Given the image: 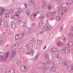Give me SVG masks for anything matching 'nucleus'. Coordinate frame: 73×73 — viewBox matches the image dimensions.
<instances>
[{"label": "nucleus", "instance_id": "obj_1", "mask_svg": "<svg viewBox=\"0 0 73 73\" xmlns=\"http://www.w3.org/2000/svg\"><path fill=\"white\" fill-rule=\"evenodd\" d=\"M17 12H16L13 16V18L14 20L17 19L21 16V12H23V9L20 8H17Z\"/></svg>", "mask_w": 73, "mask_h": 73}, {"label": "nucleus", "instance_id": "obj_2", "mask_svg": "<svg viewBox=\"0 0 73 73\" xmlns=\"http://www.w3.org/2000/svg\"><path fill=\"white\" fill-rule=\"evenodd\" d=\"M22 72H27L29 71V68L25 65H22L20 68Z\"/></svg>", "mask_w": 73, "mask_h": 73}, {"label": "nucleus", "instance_id": "obj_3", "mask_svg": "<svg viewBox=\"0 0 73 73\" xmlns=\"http://www.w3.org/2000/svg\"><path fill=\"white\" fill-rule=\"evenodd\" d=\"M50 51L55 56H58L60 52L56 48H51Z\"/></svg>", "mask_w": 73, "mask_h": 73}, {"label": "nucleus", "instance_id": "obj_4", "mask_svg": "<svg viewBox=\"0 0 73 73\" xmlns=\"http://www.w3.org/2000/svg\"><path fill=\"white\" fill-rule=\"evenodd\" d=\"M9 56V53H7L4 55H0V60H6L7 57H8Z\"/></svg>", "mask_w": 73, "mask_h": 73}, {"label": "nucleus", "instance_id": "obj_5", "mask_svg": "<svg viewBox=\"0 0 73 73\" xmlns=\"http://www.w3.org/2000/svg\"><path fill=\"white\" fill-rule=\"evenodd\" d=\"M24 36V33L21 34H16L15 35V39L17 40H19L21 38H22Z\"/></svg>", "mask_w": 73, "mask_h": 73}, {"label": "nucleus", "instance_id": "obj_6", "mask_svg": "<svg viewBox=\"0 0 73 73\" xmlns=\"http://www.w3.org/2000/svg\"><path fill=\"white\" fill-rule=\"evenodd\" d=\"M67 12V9H64L62 11V9H61L58 12V14L59 16H61L62 15H63L64 13H65Z\"/></svg>", "mask_w": 73, "mask_h": 73}, {"label": "nucleus", "instance_id": "obj_7", "mask_svg": "<svg viewBox=\"0 0 73 73\" xmlns=\"http://www.w3.org/2000/svg\"><path fill=\"white\" fill-rule=\"evenodd\" d=\"M16 51L15 50H14L10 53L9 54V56L10 58H13L15 56H16Z\"/></svg>", "mask_w": 73, "mask_h": 73}, {"label": "nucleus", "instance_id": "obj_8", "mask_svg": "<svg viewBox=\"0 0 73 73\" xmlns=\"http://www.w3.org/2000/svg\"><path fill=\"white\" fill-rule=\"evenodd\" d=\"M38 14H40L39 12H34L31 16V19H35V18H36V17Z\"/></svg>", "mask_w": 73, "mask_h": 73}, {"label": "nucleus", "instance_id": "obj_9", "mask_svg": "<svg viewBox=\"0 0 73 73\" xmlns=\"http://www.w3.org/2000/svg\"><path fill=\"white\" fill-rule=\"evenodd\" d=\"M26 48L29 50H31L33 48V44L32 43H30L27 44L25 46Z\"/></svg>", "mask_w": 73, "mask_h": 73}, {"label": "nucleus", "instance_id": "obj_10", "mask_svg": "<svg viewBox=\"0 0 73 73\" xmlns=\"http://www.w3.org/2000/svg\"><path fill=\"white\" fill-rule=\"evenodd\" d=\"M6 11V9L5 8H0V15H3V14H4L5 12Z\"/></svg>", "mask_w": 73, "mask_h": 73}, {"label": "nucleus", "instance_id": "obj_11", "mask_svg": "<svg viewBox=\"0 0 73 73\" xmlns=\"http://www.w3.org/2000/svg\"><path fill=\"white\" fill-rule=\"evenodd\" d=\"M33 8L35 11H38V12H41V9L39 8V7L36 5H34Z\"/></svg>", "mask_w": 73, "mask_h": 73}, {"label": "nucleus", "instance_id": "obj_12", "mask_svg": "<svg viewBox=\"0 0 73 73\" xmlns=\"http://www.w3.org/2000/svg\"><path fill=\"white\" fill-rule=\"evenodd\" d=\"M52 27L48 23L47 24L46 27V31H48L49 29H52Z\"/></svg>", "mask_w": 73, "mask_h": 73}, {"label": "nucleus", "instance_id": "obj_13", "mask_svg": "<svg viewBox=\"0 0 73 73\" xmlns=\"http://www.w3.org/2000/svg\"><path fill=\"white\" fill-rule=\"evenodd\" d=\"M33 32V29L32 28H30L27 31V33L29 35H31Z\"/></svg>", "mask_w": 73, "mask_h": 73}, {"label": "nucleus", "instance_id": "obj_14", "mask_svg": "<svg viewBox=\"0 0 73 73\" xmlns=\"http://www.w3.org/2000/svg\"><path fill=\"white\" fill-rule=\"evenodd\" d=\"M52 8V5L49 4L47 6V9L48 11H50Z\"/></svg>", "mask_w": 73, "mask_h": 73}, {"label": "nucleus", "instance_id": "obj_15", "mask_svg": "<svg viewBox=\"0 0 73 73\" xmlns=\"http://www.w3.org/2000/svg\"><path fill=\"white\" fill-rule=\"evenodd\" d=\"M72 3H73V1L72 0H70L68 1V2L66 3V5L69 6Z\"/></svg>", "mask_w": 73, "mask_h": 73}, {"label": "nucleus", "instance_id": "obj_16", "mask_svg": "<svg viewBox=\"0 0 73 73\" xmlns=\"http://www.w3.org/2000/svg\"><path fill=\"white\" fill-rule=\"evenodd\" d=\"M73 36V34L72 33H70L68 35V37L69 38H72Z\"/></svg>", "mask_w": 73, "mask_h": 73}, {"label": "nucleus", "instance_id": "obj_17", "mask_svg": "<svg viewBox=\"0 0 73 73\" xmlns=\"http://www.w3.org/2000/svg\"><path fill=\"white\" fill-rule=\"evenodd\" d=\"M56 69L57 68L56 67H54L51 68L50 69V71H51V72H55V70H56Z\"/></svg>", "mask_w": 73, "mask_h": 73}, {"label": "nucleus", "instance_id": "obj_18", "mask_svg": "<svg viewBox=\"0 0 73 73\" xmlns=\"http://www.w3.org/2000/svg\"><path fill=\"white\" fill-rule=\"evenodd\" d=\"M66 61L64 60L62 62V65L63 66H66Z\"/></svg>", "mask_w": 73, "mask_h": 73}, {"label": "nucleus", "instance_id": "obj_19", "mask_svg": "<svg viewBox=\"0 0 73 73\" xmlns=\"http://www.w3.org/2000/svg\"><path fill=\"white\" fill-rule=\"evenodd\" d=\"M18 50L19 52H23L24 51V48L23 47H20L18 49Z\"/></svg>", "mask_w": 73, "mask_h": 73}, {"label": "nucleus", "instance_id": "obj_20", "mask_svg": "<svg viewBox=\"0 0 73 73\" xmlns=\"http://www.w3.org/2000/svg\"><path fill=\"white\" fill-rule=\"evenodd\" d=\"M9 72V73H15V70L13 68H11Z\"/></svg>", "mask_w": 73, "mask_h": 73}, {"label": "nucleus", "instance_id": "obj_21", "mask_svg": "<svg viewBox=\"0 0 73 73\" xmlns=\"http://www.w3.org/2000/svg\"><path fill=\"white\" fill-rule=\"evenodd\" d=\"M26 15L27 16H29L31 15V12L30 11H26Z\"/></svg>", "mask_w": 73, "mask_h": 73}, {"label": "nucleus", "instance_id": "obj_22", "mask_svg": "<svg viewBox=\"0 0 73 73\" xmlns=\"http://www.w3.org/2000/svg\"><path fill=\"white\" fill-rule=\"evenodd\" d=\"M56 45L57 46H62V45H64V44H63V43L61 42H59L57 43Z\"/></svg>", "mask_w": 73, "mask_h": 73}, {"label": "nucleus", "instance_id": "obj_23", "mask_svg": "<svg viewBox=\"0 0 73 73\" xmlns=\"http://www.w3.org/2000/svg\"><path fill=\"white\" fill-rule=\"evenodd\" d=\"M73 70L72 67L71 66H69L68 68V70L70 72H71L72 71V70Z\"/></svg>", "mask_w": 73, "mask_h": 73}, {"label": "nucleus", "instance_id": "obj_24", "mask_svg": "<svg viewBox=\"0 0 73 73\" xmlns=\"http://www.w3.org/2000/svg\"><path fill=\"white\" fill-rule=\"evenodd\" d=\"M8 25V22L7 21H5L3 22V26L5 27H7V26Z\"/></svg>", "mask_w": 73, "mask_h": 73}, {"label": "nucleus", "instance_id": "obj_25", "mask_svg": "<svg viewBox=\"0 0 73 73\" xmlns=\"http://www.w3.org/2000/svg\"><path fill=\"white\" fill-rule=\"evenodd\" d=\"M46 17L48 18H50L51 17V14L50 13H48L46 15Z\"/></svg>", "mask_w": 73, "mask_h": 73}, {"label": "nucleus", "instance_id": "obj_26", "mask_svg": "<svg viewBox=\"0 0 73 73\" xmlns=\"http://www.w3.org/2000/svg\"><path fill=\"white\" fill-rule=\"evenodd\" d=\"M44 23V22L43 21H41L39 23V27H42L43 25V24Z\"/></svg>", "mask_w": 73, "mask_h": 73}, {"label": "nucleus", "instance_id": "obj_27", "mask_svg": "<svg viewBox=\"0 0 73 73\" xmlns=\"http://www.w3.org/2000/svg\"><path fill=\"white\" fill-rule=\"evenodd\" d=\"M24 5H25V7H23V9H27L28 8V4L27 3H25L24 4Z\"/></svg>", "mask_w": 73, "mask_h": 73}, {"label": "nucleus", "instance_id": "obj_28", "mask_svg": "<svg viewBox=\"0 0 73 73\" xmlns=\"http://www.w3.org/2000/svg\"><path fill=\"white\" fill-rule=\"evenodd\" d=\"M14 12V10L12 9H11L9 11V13H10L11 14H12Z\"/></svg>", "mask_w": 73, "mask_h": 73}, {"label": "nucleus", "instance_id": "obj_29", "mask_svg": "<svg viewBox=\"0 0 73 73\" xmlns=\"http://www.w3.org/2000/svg\"><path fill=\"white\" fill-rule=\"evenodd\" d=\"M10 16V15L9 13H6L5 14V17H9Z\"/></svg>", "mask_w": 73, "mask_h": 73}, {"label": "nucleus", "instance_id": "obj_30", "mask_svg": "<svg viewBox=\"0 0 73 73\" xmlns=\"http://www.w3.org/2000/svg\"><path fill=\"white\" fill-rule=\"evenodd\" d=\"M44 57L45 58H49V54L48 53H46L44 55Z\"/></svg>", "mask_w": 73, "mask_h": 73}, {"label": "nucleus", "instance_id": "obj_31", "mask_svg": "<svg viewBox=\"0 0 73 73\" xmlns=\"http://www.w3.org/2000/svg\"><path fill=\"white\" fill-rule=\"evenodd\" d=\"M70 51V49L69 48H67V50L66 49L65 50V53H66V54H67V53H68Z\"/></svg>", "mask_w": 73, "mask_h": 73}, {"label": "nucleus", "instance_id": "obj_32", "mask_svg": "<svg viewBox=\"0 0 73 73\" xmlns=\"http://www.w3.org/2000/svg\"><path fill=\"white\" fill-rule=\"evenodd\" d=\"M65 50H66V48H63L62 49V52L64 53L65 52Z\"/></svg>", "mask_w": 73, "mask_h": 73}, {"label": "nucleus", "instance_id": "obj_33", "mask_svg": "<svg viewBox=\"0 0 73 73\" xmlns=\"http://www.w3.org/2000/svg\"><path fill=\"white\" fill-rule=\"evenodd\" d=\"M68 44L70 46H70H72L73 45V42H70Z\"/></svg>", "mask_w": 73, "mask_h": 73}, {"label": "nucleus", "instance_id": "obj_34", "mask_svg": "<svg viewBox=\"0 0 73 73\" xmlns=\"http://www.w3.org/2000/svg\"><path fill=\"white\" fill-rule=\"evenodd\" d=\"M56 19L58 21H60L61 20V17L59 16L57 17Z\"/></svg>", "mask_w": 73, "mask_h": 73}, {"label": "nucleus", "instance_id": "obj_35", "mask_svg": "<svg viewBox=\"0 0 73 73\" xmlns=\"http://www.w3.org/2000/svg\"><path fill=\"white\" fill-rule=\"evenodd\" d=\"M57 58H58V60H62V57H61V56H59L57 57Z\"/></svg>", "mask_w": 73, "mask_h": 73}, {"label": "nucleus", "instance_id": "obj_36", "mask_svg": "<svg viewBox=\"0 0 73 73\" xmlns=\"http://www.w3.org/2000/svg\"><path fill=\"white\" fill-rule=\"evenodd\" d=\"M15 47H16V48L17 49V48L19 47V46H20V44H19V43H17L15 44Z\"/></svg>", "mask_w": 73, "mask_h": 73}, {"label": "nucleus", "instance_id": "obj_37", "mask_svg": "<svg viewBox=\"0 0 73 73\" xmlns=\"http://www.w3.org/2000/svg\"><path fill=\"white\" fill-rule=\"evenodd\" d=\"M65 7V4H62L60 5V8H64Z\"/></svg>", "mask_w": 73, "mask_h": 73}, {"label": "nucleus", "instance_id": "obj_38", "mask_svg": "<svg viewBox=\"0 0 73 73\" xmlns=\"http://www.w3.org/2000/svg\"><path fill=\"white\" fill-rule=\"evenodd\" d=\"M37 44L38 45H40L41 44V41L40 40H38L37 41Z\"/></svg>", "mask_w": 73, "mask_h": 73}, {"label": "nucleus", "instance_id": "obj_39", "mask_svg": "<svg viewBox=\"0 0 73 73\" xmlns=\"http://www.w3.org/2000/svg\"><path fill=\"white\" fill-rule=\"evenodd\" d=\"M62 38L64 42H65V41H66V37L63 36L62 37Z\"/></svg>", "mask_w": 73, "mask_h": 73}, {"label": "nucleus", "instance_id": "obj_40", "mask_svg": "<svg viewBox=\"0 0 73 73\" xmlns=\"http://www.w3.org/2000/svg\"><path fill=\"white\" fill-rule=\"evenodd\" d=\"M55 14H56V11H53L51 13V15L53 16H54Z\"/></svg>", "mask_w": 73, "mask_h": 73}, {"label": "nucleus", "instance_id": "obj_41", "mask_svg": "<svg viewBox=\"0 0 73 73\" xmlns=\"http://www.w3.org/2000/svg\"><path fill=\"white\" fill-rule=\"evenodd\" d=\"M23 24V28H25V26H26V23L25 22H23L22 23Z\"/></svg>", "mask_w": 73, "mask_h": 73}, {"label": "nucleus", "instance_id": "obj_42", "mask_svg": "<svg viewBox=\"0 0 73 73\" xmlns=\"http://www.w3.org/2000/svg\"><path fill=\"white\" fill-rule=\"evenodd\" d=\"M33 4H34V2H33V1H31L30 3V5H31V6H32V5H33Z\"/></svg>", "mask_w": 73, "mask_h": 73}, {"label": "nucleus", "instance_id": "obj_43", "mask_svg": "<svg viewBox=\"0 0 73 73\" xmlns=\"http://www.w3.org/2000/svg\"><path fill=\"white\" fill-rule=\"evenodd\" d=\"M46 6V3L45 2H43V4H42V6L44 7V8Z\"/></svg>", "mask_w": 73, "mask_h": 73}, {"label": "nucleus", "instance_id": "obj_44", "mask_svg": "<svg viewBox=\"0 0 73 73\" xmlns=\"http://www.w3.org/2000/svg\"><path fill=\"white\" fill-rule=\"evenodd\" d=\"M41 64H38L37 65V68H40V67H41Z\"/></svg>", "mask_w": 73, "mask_h": 73}, {"label": "nucleus", "instance_id": "obj_45", "mask_svg": "<svg viewBox=\"0 0 73 73\" xmlns=\"http://www.w3.org/2000/svg\"><path fill=\"white\" fill-rule=\"evenodd\" d=\"M63 28H64L63 27V26H61L59 29L60 32H62V30L63 29Z\"/></svg>", "mask_w": 73, "mask_h": 73}, {"label": "nucleus", "instance_id": "obj_46", "mask_svg": "<svg viewBox=\"0 0 73 73\" xmlns=\"http://www.w3.org/2000/svg\"><path fill=\"white\" fill-rule=\"evenodd\" d=\"M44 29H42L40 30V34H42V33L43 32H44Z\"/></svg>", "mask_w": 73, "mask_h": 73}, {"label": "nucleus", "instance_id": "obj_47", "mask_svg": "<svg viewBox=\"0 0 73 73\" xmlns=\"http://www.w3.org/2000/svg\"><path fill=\"white\" fill-rule=\"evenodd\" d=\"M12 49H16V47L15 44L12 47Z\"/></svg>", "mask_w": 73, "mask_h": 73}, {"label": "nucleus", "instance_id": "obj_48", "mask_svg": "<svg viewBox=\"0 0 73 73\" xmlns=\"http://www.w3.org/2000/svg\"><path fill=\"white\" fill-rule=\"evenodd\" d=\"M55 1H56V2H59V1H60V2H62V1H63V0H54Z\"/></svg>", "mask_w": 73, "mask_h": 73}, {"label": "nucleus", "instance_id": "obj_49", "mask_svg": "<svg viewBox=\"0 0 73 73\" xmlns=\"http://www.w3.org/2000/svg\"><path fill=\"white\" fill-rule=\"evenodd\" d=\"M66 48H69L70 47V46H69V44L68 43L66 45Z\"/></svg>", "mask_w": 73, "mask_h": 73}, {"label": "nucleus", "instance_id": "obj_50", "mask_svg": "<svg viewBox=\"0 0 73 73\" xmlns=\"http://www.w3.org/2000/svg\"><path fill=\"white\" fill-rule=\"evenodd\" d=\"M15 24H16L15 23V22H11V26H12V25H15Z\"/></svg>", "mask_w": 73, "mask_h": 73}, {"label": "nucleus", "instance_id": "obj_51", "mask_svg": "<svg viewBox=\"0 0 73 73\" xmlns=\"http://www.w3.org/2000/svg\"><path fill=\"white\" fill-rule=\"evenodd\" d=\"M11 26L12 27V28H16V24H14V25Z\"/></svg>", "mask_w": 73, "mask_h": 73}, {"label": "nucleus", "instance_id": "obj_52", "mask_svg": "<svg viewBox=\"0 0 73 73\" xmlns=\"http://www.w3.org/2000/svg\"><path fill=\"white\" fill-rule=\"evenodd\" d=\"M54 19H55V18H54V17H52L50 18L49 20L51 21L52 20H54Z\"/></svg>", "mask_w": 73, "mask_h": 73}, {"label": "nucleus", "instance_id": "obj_53", "mask_svg": "<svg viewBox=\"0 0 73 73\" xmlns=\"http://www.w3.org/2000/svg\"><path fill=\"white\" fill-rule=\"evenodd\" d=\"M22 20H23V19H22V18H20V19L19 21V23H21V22L22 21Z\"/></svg>", "mask_w": 73, "mask_h": 73}, {"label": "nucleus", "instance_id": "obj_54", "mask_svg": "<svg viewBox=\"0 0 73 73\" xmlns=\"http://www.w3.org/2000/svg\"><path fill=\"white\" fill-rule=\"evenodd\" d=\"M44 18V16H43L40 17V20H42Z\"/></svg>", "mask_w": 73, "mask_h": 73}, {"label": "nucleus", "instance_id": "obj_55", "mask_svg": "<svg viewBox=\"0 0 73 73\" xmlns=\"http://www.w3.org/2000/svg\"><path fill=\"white\" fill-rule=\"evenodd\" d=\"M3 71V70L1 68H0V73H2Z\"/></svg>", "mask_w": 73, "mask_h": 73}, {"label": "nucleus", "instance_id": "obj_56", "mask_svg": "<svg viewBox=\"0 0 73 73\" xmlns=\"http://www.w3.org/2000/svg\"><path fill=\"white\" fill-rule=\"evenodd\" d=\"M38 57V55H36L35 57H34V59L36 60V59H37V58Z\"/></svg>", "mask_w": 73, "mask_h": 73}, {"label": "nucleus", "instance_id": "obj_57", "mask_svg": "<svg viewBox=\"0 0 73 73\" xmlns=\"http://www.w3.org/2000/svg\"><path fill=\"white\" fill-rule=\"evenodd\" d=\"M46 65H47V64H43V67H44V68H45L46 67Z\"/></svg>", "mask_w": 73, "mask_h": 73}, {"label": "nucleus", "instance_id": "obj_58", "mask_svg": "<svg viewBox=\"0 0 73 73\" xmlns=\"http://www.w3.org/2000/svg\"><path fill=\"white\" fill-rule=\"evenodd\" d=\"M0 21H1L2 23H3V19L1 17H0Z\"/></svg>", "mask_w": 73, "mask_h": 73}, {"label": "nucleus", "instance_id": "obj_59", "mask_svg": "<svg viewBox=\"0 0 73 73\" xmlns=\"http://www.w3.org/2000/svg\"><path fill=\"white\" fill-rule=\"evenodd\" d=\"M31 52L32 53H34L35 51L33 50H31Z\"/></svg>", "mask_w": 73, "mask_h": 73}, {"label": "nucleus", "instance_id": "obj_60", "mask_svg": "<svg viewBox=\"0 0 73 73\" xmlns=\"http://www.w3.org/2000/svg\"><path fill=\"white\" fill-rule=\"evenodd\" d=\"M3 44V40H2L0 41V44Z\"/></svg>", "mask_w": 73, "mask_h": 73}, {"label": "nucleus", "instance_id": "obj_61", "mask_svg": "<svg viewBox=\"0 0 73 73\" xmlns=\"http://www.w3.org/2000/svg\"><path fill=\"white\" fill-rule=\"evenodd\" d=\"M30 53H31V52H27L26 53V54H27V55L28 54H30Z\"/></svg>", "mask_w": 73, "mask_h": 73}, {"label": "nucleus", "instance_id": "obj_62", "mask_svg": "<svg viewBox=\"0 0 73 73\" xmlns=\"http://www.w3.org/2000/svg\"><path fill=\"white\" fill-rule=\"evenodd\" d=\"M31 56H33V53H31Z\"/></svg>", "mask_w": 73, "mask_h": 73}, {"label": "nucleus", "instance_id": "obj_63", "mask_svg": "<svg viewBox=\"0 0 73 73\" xmlns=\"http://www.w3.org/2000/svg\"><path fill=\"white\" fill-rule=\"evenodd\" d=\"M2 23V22L1 21H0V25H1Z\"/></svg>", "mask_w": 73, "mask_h": 73}, {"label": "nucleus", "instance_id": "obj_64", "mask_svg": "<svg viewBox=\"0 0 73 73\" xmlns=\"http://www.w3.org/2000/svg\"><path fill=\"white\" fill-rule=\"evenodd\" d=\"M46 46H45L44 48V49H45V48H46Z\"/></svg>", "mask_w": 73, "mask_h": 73}]
</instances>
